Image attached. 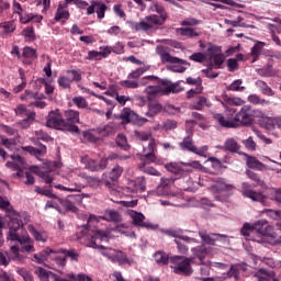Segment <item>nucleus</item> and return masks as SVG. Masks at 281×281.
Here are the masks:
<instances>
[{
  "label": "nucleus",
  "mask_w": 281,
  "mask_h": 281,
  "mask_svg": "<svg viewBox=\"0 0 281 281\" xmlns=\"http://www.w3.org/2000/svg\"><path fill=\"white\" fill-rule=\"evenodd\" d=\"M222 104L225 106L226 111L234 115L236 113L235 109H229L227 106H243L245 104V100L239 97H228L227 92L222 94Z\"/></svg>",
  "instance_id": "obj_15"
},
{
  "label": "nucleus",
  "mask_w": 281,
  "mask_h": 281,
  "mask_svg": "<svg viewBox=\"0 0 281 281\" xmlns=\"http://www.w3.org/2000/svg\"><path fill=\"white\" fill-rule=\"evenodd\" d=\"M157 54L160 56L161 63H170L171 65H177V57H172L166 47L158 46Z\"/></svg>",
  "instance_id": "obj_29"
},
{
  "label": "nucleus",
  "mask_w": 281,
  "mask_h": 281,
  "mask_svg": "<svg viewBox=\"0 0 281 281\" xmlns=\"http://www.w3.org/2000/svg\"><path fill=\"white\" fill-rule=\"evenodd\" d=\"M69 10L63 4L59 3L56 14H55V21L58 23V21H63V19L65 21H69Z\"/></svg>",
  "instance_id": "obj_36"
},
{
  "label": "nucleus",
  "mask_w": 281,
  "mask_h": 281,
  "mask_svg": "<svg viewBox=\"0 0 281 281\" xmlns=\"http://www.w3.org/2000/svg\"><path fill=\"white\" fill-rule=\"evenodd\" d=\"M34 273H35V276H37L38 280L49 281V273H50L49 270H47L43 267H36Z\"/></svg>",
  "instance_id": "obj_46"
},
{
  "label": "nucleus",
  "mask_w": 281,
  "mask_h": 281,
  "mask_svg": "<svg viewBox=\"0 0 281 281\" xmlns=\"http://www.w3.org/2000/svg\"><path fill=\"white\" fill-rule=\"evenodd\" d=\"M178 32H180L181 36H187L188 38H196V36H200L201 34L192 27H181L178 29Z\"/></svg>",
  "instance_id": "obj_45"
},
{
  "label": "nucleus",
  "mask_w": 281,
  "mask_h": 281,
  "mask_svg": "<svg viewBox=\"0 0 281 281\" xmlns=\"http://www.w3.org/2000/svg\"><path fill=\"white\" fill-rule=\"evenodd\" d=\"M29 232H30V234H32V236L35 238V240H37L40 243L47 241V238L45 236H43L42 233H38V231H36V228H34V226L29 227Z\"/></svg>",
  "instance_id": "obj_59"
},
{
  "label": "nucleus",
  "mask_w": 281,
  "mask_h": 281,
  "mask_svg": "<svg viewBox=\"0 0 281 281\" xmlns=\"http://www.w3.org/2000/svg\"><path fill=\"white\" fill-rule=\"evenodd\" d=\"M92 218L93 216H90L88 225L81 226L80 231L77 232V239L88 240V247H91L92 249H99L102 256L111 260L113 254H111L110 251H113V249L100 245V243H109V233L100 231L98 228H90L91 225L89 224L91 223Z\"/></svg>",
  "instance_id": "obj_2"
},
{
  "label": "nucleus",
  "mask_w": 281,
  "mask_h": 281,
  "mask_svg": "<svg viewBox=\"0 0 281 281\" xmlns=\"http://www.w3.org/2000/svg\"><path fill=\"white\" fill-rule=\"evenodd\" d=\"M192 168L194 170H203V165H201V162L193 160L191 162L188 164H181L178 165V175L182 171V172H192Z\"/></svg>",
  "instance_id": "obj_30"
},
{
  "label": "nucleus",
  "mask_w": 281,
  "mask_h": 281,
  "mask_svg": "<svg viewBox=\"0 0 281 281\" xmlns=\"http://www.w3.org/2000/svg\"><path fill=\"white\" fill-rule=\"evenodd\" d=\"M224 144L225 150H228V153H238L240 150V145H238L236 138H227Z\"/></svg>",
  "instance_id": "obj_40"
},
{
  "label": "nucleus",
  "mask_w": 281,
  "mask_h": 281,
  "mask_svg": "<svg viewBox=\"0 0 281 281\" xmlns=\"http://www.w3.org/2000/svg\"><path fill=\"white\" fill-rule=\"evenodd\" d=\"M259 117V124L262 126V128H266V131H273L276 128V117L266 116L265 113L261 112V115L257 116Z\"/></svg>",
  "instance_id": "obj_26"
},
{
  "label": "nucleus",
  "mask_w": 281,
  "mask_h": 281,
  "mask_svg": "<svg viewBox=\"0 0 281 281\" xmlns=\"http://www.w3.org/2000/svg\"><path fill=\"white\" fill-rule=\"evenodd\" d=\"M144 153L145 155L140 157L142 162L138 164V170L145 175H150L151 177H161L159 170L150 167V164H157V143H155V139H151L148 146L144 147Z\"/></svg>",
  "instance_id": "obj_7"
},
{
  "label": "nucleus",
  "mask_w": 281,
  "mask_h": 281,
  "mask_svg": "<svg viewBox=\"0 0 281 281\" xmlns=\"http://www.w3.org/2000/svg\"><path fill=\"white\" fill-rule=\"evenodd\" d=\"M134 135L136 137V139H138V142H148L150 143L151 139L154 138H150L153 137V135L146 133V132H139V131H136L134 132Z\"/></svg>",
  "instance_id": "obj_61"
},
{
  "label": "nucleus",
  "mask_w": 281,
  "mask_h": 281,
  "mask_svg": "<svg viewBox=\"0 0 281 281\" xmlns=\"http://www.w3.org/2000/svg\"><path fill=\"white\" fill-rule=\"evenodd\" d=\"M0 210L2 212H5L8 218H9V234H8V240H20L21 244L27 243L30 240V237L26 238H19V229L23 227L24 223H27L30 221V217L25 213H19L16 210H14V206L10 203V200L8 198L0 195ZM24 220V223H23Z\"/></svg>",
  "instance_id": "obj_3"
},
{
  "label": "nucleus",
  "mask_w": 281,
  "mask_h": 281,
  "mask_svg": "<svg viewBox=\"0 0 281 281\" xmlns=\"http://www.w3.org/2000/svg\"><path fill=\"white\" fill-rule=\"evenodd\" d=\"M148 69H150V66H144L133 70L128 74L126 80H122L120 82L121 87L124 89H139V81H137V79L142 78V76H144Z\"/></svg>",
  "instance_id": "obj_10"
},
{
  "label": "nucleus",
  "mask_w": 281,
  "mask_h": 281,
  "mask_svg": "<svg viewBox=\"0 0 281 281\" xmlns=\"http://www.w3.org/2000/svg\"><path fill=\"white\" fill-rule=\"evenodd\" d=\"M46 126L48 128H55V131H63L67 133L69 126L65 123V116L60 113V110L50 111L46 119Z\"/></svg>",
  "instance_id": "obj_9"
},
{
  "label": "nucleus",
  "mask_w": 281,
  "mask_h": 281,
  "mask_svg": "<svg viewBox=\"0 0 281 281\" xmlns=\"http://www.w3.org/2000/svg\"><path fill=\"white\" fill-rule=\"evenodd\" d=\"M255 278H257L258 281H269L271 278V273L269 271H267L266 269H259L255 273Z\"/></svg>",
  "instance_id": "obj_58"
},
{
  "label": "nucleus",
  "mask_w": 281,
  "mask_h": 281,
  "mask_svg": "<svg viewBox=\"0 0 281 281\" xmlns=\"http://www.w3.org/2000/svg\"><path fill=\"white\" fill-rule=\"evenodd\" d=\"M18 273L24 281H34V276H32V272L27 271L25 268H19Z\"/></svg>",
  "instance_id": "obj_62"
},
{
  "label": "nucleus",
  "mask_w": 281,
  "mask_h": 281,
  "mask_svg": "<svg viewBox=\"0 0 281 281\" xmlns=\"http://www.w3.org/2000/svg\"><path fill=\"white\" fill-rule=\"evenodd\" d=\"M248 102H250V104H261V106H265V104H270L269 101L261 99L258 94L248 95Z\"/></svg>",
  "instance_id": "obj_56"
},
{
  "label": "nucleus",
  "mask_w": 281,
  "mask_h": 281,
  "mask_svg": "<svg viewBox=\"0 0 281 281\" xmlns=\"http://www.w3.org/2000/svg\"><path fill=\"white\" fill-rule=\"evenodd\" d=\"M72 103L77 109H87L89 106V102H87V99L85 97H74Z\"/></svg>",
  "instance_id": "obj_54"
},
{
  "label": "nucleus",
  "mask_w": 281,
  "mask_h": 281,
  "mask_svg": "<svg viewBox=\"0 0 281 281\" xmlns=\"http://www.w3.org/2000/svg\"><path fill=\"white\" fill-rule=\"evenodd\" d=\"M241 192L244 196H246L247 199H251V201H258L259 203L265 202V195L260 192H256L255 190H252L249 182H243Z\"/></svg>",
  "instance_id": "obj_17"
},
{
  "label": "nucleus",
  "mask_w": 281,
  "mask_h": 281,
  "mask_svg": "<svg viewBox=\"0 0 281 281\" xmlns=\"http://www.w3.org/2000/svg\"><path fill=\"white\" fill-rule=\"evenodd\" d=\"M256 71L258 76H261V78H271L272 76H276V70H273L271 65H268L263 68H258Z\"/></svg>",
  "instance_id": "obj_43"
},
{
  "label": "nucleus",
  "mask_w": 281,
  "mask_h": 281,
  "mask_svg": "<svg viewBox=\"0 0 281 281\" xmlns=\"http://www.w3.org/2000/svg\"><path fill=\"white\" fill-rule=\"evenodd\" d=\"M175 181H177V178H161L160 184L157 187V194L160 196H177Z\"/></svg>",
  "instance_id": "obj_13"
},
{
  "label": "nucleus",
  "mask_w": 281,
  "mask_h": 281,
  "mask_svg": "<svg viewBox=\"0 0 281 281\" xmlns=\"http://www.w3.org/2000/svg\"><path fill=\"white\" fill-rule=\"evenodd\" d=\"M246 165L248 168L252 170H273V168L266 166L260 160H258L256 157L246 155Z\"/></svg>",
  "instance_id": "obj_21"
},
{
  "label": "nucleus",
  "mask_w": 281,
  "mask_h": 281,
  "mask_svg": "<svg viewBox=\"0 0 281 281\" xmlns=\"http://www.w3.org/2000/svg\"><path fill=\"white\" fill-rule=\"evenodd\" d=\"M94 131L100 137H111V135H115V124L109 123L102 127H97Z\"/></svg>",
  "instance_id": "obj_32"
},
{
  "label": "nucleus",
  "mask_w": 281,
  "mask_h": 281,
  "mask_svg": "<svg viewBox=\"0 0 281 281\" xmlns=\"http://www.w3.org/2000/svg\"><path fill=\"white\" fill-rule=\"evenodd\" d=\"M0 27L3 30V34H12L14 30H16V25H14V22L8 21V22H2L0 23Z\"/></svg>",
  "instance_id": "obj_53"
},
{
  "label": "nucleus",
  "mask_w": 281,
  "mask_h": 281,
  "mask_svg": "<svg viewBox=\"0 0 281 281\" xmlns=\"http://www.w3.org/2000/svg\"><path fill=\"white\" fill-rule=\"evenodd\" d=\"M200 238L202 240V246L192 248L191 251L193 254V258H186L181 261V257L178 258V273H183V276H192V262H195V265H202L200 268L201 276H210V261L205 263L203 260H205V256L210 254V250L205 247V245H218L227 243V236L214 234V233H207L205 231H201L199 233Z\"/></svg>",
  "instance_id": "obj_1"
},
{
  "label": "nucleus",
  "mask_w": 281,
  "mask_h": 281,
  "mask_svg": "<svg viewBox=\"0 0 281 281\" xmlns=\"http://www.w3.org/2000/svg\"><path fill=\"white\" fill-rule=\"evenodd\" d=\"M135 186L140 192H146V177L142 176L135 179Z\"/></svg>",
  "instance_id": "obj_64"
},
{
  "label": "nucleus",
  "mask_w": 281,
  "mask_h": 281,
  "mask_svg": "<svg viewBox=\"0 0 281 281\" xmlns=\"http://www.w3.org/2000/svg\"><path fill=\"white\" fill-rule=\"evenodd\" d=\"M267 44L265 42H257L254 47L251 48V56L254 57L251 63H256L258 58H260V55L262 54V48H265Z\"/></svg>",
  "instance_id": "obj_39"
},
{
  "label": "nucleus",
  "mask_w": 281,
  "mask_h": 281,
  "mask_svg": "<svg viewBox=\"0 0 281 281\" xmlns=\"http://www.w3.org/2000/svg\"><path fill=\"white\" fill-rule=\"evenodd\" d=\"M143 80H156L158 85L148 86L145 89L147 101L155 100V98L159 95H170V93H175V89H177V83H172L168 79H159V77L156 76H146Z\"/></svg>",
  "instance_id": "obj_6"
},
{
  "label": "nucleus",
  "mask_w": 281,
  "mask_h": 281,
  "mask_svg": "<svg viewBox=\"0 0 281 281\" xmlns=\"http://www.w3.org/2000/svg\"><path fill=\"white\" fill-rule=\"evenodd\" d=\"M22 58L23 65H32L34 60L38 58V55L36 54V49L25 46L23 48Z\"/></svg>",
  "instance_id": "obj_24"
},
{
  "label": "nucleus",
  "mask_w": 281,
  "mask_h": 281,
  "mask_svg": "<svg viewBox=\"0 0 281 281\" xmlns=\"http://www.w3.org/2000/svg\"><path fill=\"white\" fill-rule=\"evenodd\" d=\"M115 142L119 148H122V150H130L131 146H128V140L124 134H119Z\"/></svg>",
  "instance_id": "obj_48"
},
{
  "label": "nucleus",
  "mask_w": 281,
  "mask_h": 281,
  "mask_svg": "<svg viewBox=\"0 0 281 281\" xmlns=\"http://www.w3.org/2000/svg\"><path fill=\"white\" fill-rule=\"evenodd\" d=\"M113 159H120L121 161H124V160L128 159V156H120L117 154H110L108 156V159L101 160L99 165H98V162L91 160L90 162H88V168L92 172H95L98 170H104V168H106V161H109V160L113 161Z\"/></svg>",
  "instance_id": "obj_16"
},
{
  "label": "nucleus",
  "mask_w": 281,
  "mask_h": 281,
  "mask_svg": "<svg viewBox=\"0 0 281 281\" xmlns=\"http://www.w3.org/2000/svg\"><path fill=\"white\" fill-rule=\"evenodd\" d=\"M190 106L194 111H203V109H205V106H207V108L212 106V102H210L207 100V98H205V97H199L198 101L191 103Z\"/></svg>",
  "instance_id": "obj_35"
},
{
  "label": "nucleus",
  "mask_w": 281,
  "mask_h": 281,
  "mask_svg": "<svg viewBox=\"0 0 281 281\" xmlns=\"http://www.w3.org/2000/svg\"><path fill=\"white\" fill-rule=\"evenodd\" d=\"M227 278H235L238 280V266H232L229 271L222 277L204 278L203 281H224L227 280Z\"/></svg>",
  "instance_id": "obj_25"
},
{
  "label": "nucleus",
  "mask_w": 281,
  "mask_h": 281,
  "mask_svg": "<svg viewBox=\"0 0 281 281\" xmlns=\"http://www.w3.org/2000/svg\"><path fill=\"white\" fill-rule=\"evenodd\" d=\"M64 122L68 128L67 133H80V127L76 124H80V112L76 110L64 111Z\"/></svg>",
  "instance_id": "obj_11"
},
{
  "label": "nucleus",
  "mask_w": 281,
  "mask_h": 281,
  "mask_svg": "<svg viewBox=\"0 0 281 281\" xmlns=\"http://www.w3.org/2000/svg\"><path fill=\"white\" fill-rule=\"evenodd\" d=\"M66 77L71 82H80V80H82V71L76 69L67 70Z\"/></svg>",
  "instance_id": "obj_42"
},
{
  "label": "nucleus",
  "mask_w": 281,
  "mask_h": 281,
  "mask_svg": "<svg viewBox=\"0 0 281 281\" xmlns=\"http://www.w3.org/2000/svg\"><path fill=\"white\" fill-rule=\"evenodd\" d=\"M265 225H267V220H259V221H257L254 225H251L252 232L260 236V234L265 229Z\"/></svg>",
  "instance_id": "obj_57"
},
{
  "label": "nucleus",
  "mask_w": 281,
  "mask_h": 281,
  "mask_svg": "<svg viewBox=\"0 0 281 281\" xmlns=\"http://www.w3.org/2000/svg\"><path fill=\"white\" fill-rule=\"evenodd\" d=\"M182 150H190V153L196 151V146L192 143V138L187 137L183 139V142L180 144Z\"/></svg>",
  "instance_id": "obj_52"
},
{
  "label": "nucleus",
  "mask_w": 281,
  "mask_h": 281,
  "mask_svg": "<svg viewBox=\"0 0 281 281\" xmlns=\"http://www.w3.org/2000/svg\"><path fill=\"white\" fill-rule=\"evenodd\" d=\"M49 254H56V251H54V249L46 248L42 252L35 254L33 256V258L37 262V265H43L45 262V259L47 258V256H49Z\"/></svg>",
  "instance_id": "obj_41"
},
{
  "label": "nucleus",
  "mask_w": 281,
  "mask_h": 281,
  "mask_svg": "<svg viewBox=\"0 0 281 281\" xmlns=\"http://www.w3.org/2000/svg\"><path fill=\"white\" fill-rule=\"evenodd\" d=\"M259 236L258 239L252 240L261 244L267 243L268 245H280L281 243V236H278V234L273 232V226L271 225L266 226Z\"/></svg>",
  "instance_id": "obj_12"
},
{
  "label": "nucleus",
  "mask_w": 281,
  "mask_h": 281,
  "mask_svg": "<svg viewBox=\"0 0 281 281\" xmlns=\"http://www.w3.org/2000/svg\"><path fill=\"white\" fill-rule=\"evenodd\" d=\"M226 89L227 91H245V86H243L241 79H236Z\"/></svg>",
  "instance_id": "obj_50"
},
{
  "label": "nucleus",
  "mask_w": 281,
  "mask_h": 281,
  "mask_svg": "<svg viewBox=\"0 0 281 281\" xmlns=\"http://www.w3.org/2000/svg\"><path fill=\"white\" fill-rule=\"evenodd\" d=\"M211 190L217 194H229V192L234 190V186L227 184L225 179H218L217 182L211 187Z\"/></svg>",
  "instance_id": "obj_20"
},
{
  "label": "nucleus",
  "mask_w": 281,
  "mask_h": 281,
  "mask_svg": "<svg viewBox=\"0 0 281 281\" xmlns=\"http://www.w3.org/2000/svg\"><path fill=\"white\" fill-rule=\"evenodd\" d=\"M57 82L59 87H61V89H71V81L68 79L67 76L59 77Z\"/></svg>",
  "instance_id": "obj_63"
},
{
  "label": "nucleus",
  "mask_w": 281,
  "mask_h": 281,
  "mask_svg": "<svg viewBox=\"0 0 281 281\" xmlns=\"http://www.w3.org/2000/svg\"><path fill=\"white\" fill-rule=\"evenodd\" d=\"M259 115H262V111L252 110L250 105H244L233 119L229 116L225 117L221 113H215L213 117L224 128H238V126H251L254 124V117H258Z\"/></svg>",
  "instance_id": "obj_4"
},
{
  "label": "nucleus",
  "mask_w": 281,
  "mask_h": 281,
  "mask_svg": "<svg viewBox=\"0 0 281 281\" xmlns=\"http://www.w3.org/2000/svg\"><path fill=\"white\" fill-rule=\"evenodd\" d=\"M255 85L263 95H268L270 98L276 95V92L273 91V89H271V87H269V85H267V82L262 80H257Z\"/></svg>",
  "instance_id": "obj_37"
},
{
  "label": "nucleus",
  "mask_w": 281,
  "mask_h": 281,
  "mask_svg": "<svg viewBox=\"0 0 281 281\" xmlns=\"http://www.w3.org/2000/svg\"><path fill=\"white\" fill-rule=\"evenodd\" d=\"M101 218L109 223H122V215L115 210H106Z\"/></svg>",
  "instance_id": "obj_31"
},
{
  "label": "nucleus",
  "mask_w": 281,
  "mask_h": 281,
  "mask_svg": "<svg viewBox=\"0 0 281 281\" xmlns=\"http://www.w3.org/2000/svg\"><path fill=\"white\" fill-rule=\"evenodd\" d=\"M262 214H266L272 221H277V226L281 229V211L266 209L262 211Z\"/></svg>",
  "instance_id": "obj_38"
},
{
  "label": "nucleus",
  "mask_w": 281,
  "mask_h": 281,
  "mask_svg": "<svg viewBox=\"0 0 281 281\" xmlns=\"http://www.w3.org/2000/svg\"><path fill=\"white\" fill-rule=\"evenodd\" d=\"M19 238H20V240L19 239H11V240H13V241H16V243H20L21 244V240H23V238H29V240L27 241H25V243H22L21 245H23L22 247H21V249L19 248V254H32V252H34L35 251V249H34V241L32 240V238H30L29 237V235H26V236H24V237H21L20 235H19Z\"/></svg>",
  "instance_id": "obj_27"
},
{
  "label": "nucleus",
  "mask_w": 281,
  "mask_h": 281,
  "mask_svg": "<svg viewBox=\"0 0 281 281\" xmlns=\"http://www.w3.org/2000/svg\"><path fill=\"white\" fill-rule=\"evenodd\" d=\"M132 220H133V225L135 227H143L145 229H153V224L145 222L146 221V216L142 213H137L134 212L131 215Z\"/></svg>",
  "instance_id": "obj_22"
},
{
  "label": "nucleus",
  "mask_w": 281,
  "mask_h": 281,
  "mask_svg": "<svg viewBox=\"0 0 281 281\" xmlns=\"http://www.w3.org/2000/svg\"><path fill=\"white\" fill-rule=\"evenodd\" d=\"M122 172H124V168L116 165L110 171L109 179H111V181H117V179H120V177H122Z\"/></svg>",
  "instance_id": "obj_47"
},
{
  "label": "nucleus",
  "mask_w": 281,
  "mask_h": 281,
  "mask_svg": "<svg viewBox=\"0 0 281 281\" xmlns=\"http://www.w3.org/2000/svg\"><path fill=\"white\" fill-rule=\"evenodd\" d=\"M94 12H97L98 19H104L106 4L100 1H92L91 5L87 9V14H93Z\"/></svg>",
  "instance_id": "obj_19"
},
{
  "label": "nucleus",
  "mask_w": 281,
  "mask_h": 281,
  "mask_svg": "<svg viewBox=\"0 0 281 281\" xmlns=\"http://www.w3.org/2000/svg\"><path fill=\"white\" fill-rule=\"evenodd\" d=\"M115 255H112L111 260L113 262H117L119 265H131V262H133V260L128 259V257L126 256V254L122 250H114Z\"/></svg>",
  "instance_id": "obj_34"
},
{
  "label": "nucleus",
  "mask_w": 281,
  "mask_h": 281,
  "mask_svg": "<svg viewBox=\"0 0 281 281\" xmlns=\"http://www.w3.org/2000/svg\"><path fill=\"white\" fill-rule=\"evenodd\" d=\"M82 138L85 142H89L90 144H98V142H100V137L93 135L91 132H83Z\"/></svg>",
  "instance_id": "obj_60"
},
{
  "label": "nucleus",
  "mask_w": 281,
  "mask_h": 281,
  "mask_svg": "<svg viewBox=\"0 0 281 281\" xmlns=\"http://www.w3.org/2000/svg\"><path fill=\"white\" fill-rule=\"evenodd\" d=\"M155 261L157 262V265H168L169 260L170 262L173 263V266L171 267L173 273H177V257H169L168 254L164 252V251H157L154 255Z\"/></svg>",
  "instance_id": "obj_18"
},
{
  "label": "nucleus",
  "mask_w": 281,
  "mask_h": 281,
  "mask_svg": "<svg viewBox=\"0 0 281 281\" xmlns=\"http://www.w3.org/2000/svg\"><path fill=\"white\" fill-rule=\"evenodd\" d=\"M36 120V113H30L24 120L20 121V126L23 128H30Z\"/></svg>",
  "instance_id": "obj_51"
},
{
  "label": "nucleus",
  "mask_w": 281,
  "mask_h": 281,
  "mask_svg": "<svg viewBox=\"0 0 281 281\" xmlns=\"http://www.w3.org/2000/svg\"><path fill=\"white\" fill-rule=\"evenodd\" d=\"M147 117H155L156 115H159V113H162L164 105H161V103H159V101L157 100H150L147 101Z\"/></svg>",
  "instance_id": "obj_23"
},
{
  "label": "nucleus",
  "mask_w": 281,
  "mask_h": 281,
  "mask_svg": "<svg viewBox=\"0 0 281 281\" xmlns=\"http://www.w3.org/2000/svg\"><path fill=\"white\" fill-rule=\"evenodd\" d=\"M10 260L15 262H23V260H25V256L19 254L18 246H11L10 251L0 252V265L8 267V265H10Z\"/></svg>",
  "instance_id": "obj_14"
},
{
  "label": "nucleus",
  "mask_w": 281,
  "mask_h": 281,
  "mask_svg": "<svg viewBox=\"0 0 281 281\" xmlns=\"http://www.w3.org/2000/svg\"><path fill=\"white\" fill-rule=\"evenodd\" d=\"M137 114L131 110V108H124L119 115V119L122 120V124H131L137 120Z\"/></svg>",
  "instance_id": "obj_28"
},
{
  "label": "nucleus",
  "mask_w": 281,
  "mask_h": 281,
  "mask_svg": "<svg viewBox=\"0 0 281 281\" xmlns=\"http://www.w3.org/2000/svg\"><path fill=\"white\" fill-rule=\"evenodd\" d=\"M0 157L2 161H5L9 157L12 159V161H7L5 166L7 168H11L15 171L13 173V177H16L18 179H21L22 177H25V172H23L22 166H24L25 160L20 155H8V151L3 147H0Z\"/></svg>",
  "instance_id": "obj_8"
},
{
  "label": "nucleus",
  "mask_w": 281,
  "mask_h": 281,
  "mask_svg": "<svg viewBox=\"0 0 281 281\" xmlns=\"http://www.w3.org/2000/svg\"><path fill=\"white\" fill-rule=\"evenodd\" d=\"M243 144L245 148L251 153H256V148H258V144H256L252 136H249L247 139L243 140Z\"/></svg>",
  "instance_id": "obj_55"
},
{
  "label": "nucleus",
  "mask_w": 281,
  "mask_h": 281,
  "mask_svg": "<svg viewBox=\"0 0 281 281\" xmlns=\"http://www.w3.org/2000/svg\"><path fill=\"white\" fill-rule=\"evenodd\" d=\"M57 254H64V257L70 258V260H72L74 262H78V258H80V254H78V251H76V249H59L57 251Z\"/></svg>",
  "instance_id": "obj_44"
},
{
  "label": "nucleus",
  "mask_w": 281,
  "mask_h": 281,
  "mask_svg": "<svg viewBox=\"0 0 281 281\" xmlns=\"http://www.w3.org/2000/svg\"><path fill=\"white\" fill-rule=\"evenodd\" d=\"M151 10L159 15H148L140 22H131L132 30H135V32H148V30H157L160 25L166 23L168 13H166V9H164L161 3H155L151 5Z\"/></svg>",
  "instance_id": "obj_5"
},
{
  "label": "nucleus",
  "mask_w": 281,
  "mask_h": 281,
  "mask_svg": "<svg viewBox=\"0 0 281 281\" xmlns=\"http://www.w3.org/2000/svg\"><path fill=\"white\" fill-rule=\"evenodd\" d=\"M14 113H15V115H19L20 117H27L30 115V113H36V112H32V111L27 110V106H25V104H19L14 109Z\"/></svg>",
  "instance_id": "obj_49"
},
{
  "label": "nucleus",
  "mask_w": 281,
  "mask_h": 281,
  "mask_svg": "<svg viewBox=\"0 0 281 281\" xmlns=\"http://www.w3.org/2000/svg\"><path fill=\"white\" fill-rule=\"evenodd\" d=\"M75 199L76 196L69 195L66 199H59V203L65 207L66 212H72L74 214H76L78 212V207L74 203Z\"/></svg>",
  "instance_id": "obj_33"
}]
</instances>
